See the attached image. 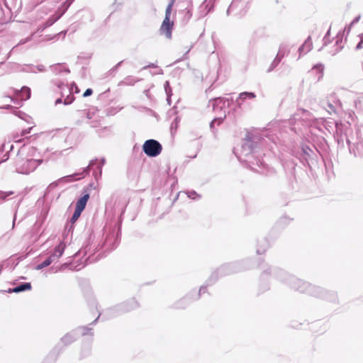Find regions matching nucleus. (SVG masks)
I'll list each match as a JSON object with an SVG mask.
<instances>
[{
  "mask_svg": "<svg viewBox=\"0 0 363 363\" xmlns=\"http://www.w3.org/2000/svg\"><path fill=\"white\" fill-rule=\"evenodd\" d=\"M337 143L339 145L340 144L343 145V138H342V136H340V138H337Z\"/></svg>",
  "mask_w": 363,
  "mask_h": 363,
  "instance_id": "45",
  "label": "nucleus"
},
{
  "mask_svg": "<svg viewBox=\"0 0 363 363\" xmlns=\"http://www.w3.org/2000/svg\"><path fill=\"white\" fill-rule=\"evenodd\" d=\"M100 130H104V131H106V130H107V128L105 127L104 129H101V130H97V132H98V133H99V135H101V133L99 132Z\"/></svg>",
  "mask_w": 363,
  "mask_h": 363,
  "instance_id": "52",
  "label": "nucleus"
},
{
  "mask_svg": "<svg viewBox=\"0 0 363 363\" xmlns=\"http://www.w3.org/2000/svg\"><path fill=\"white\" fill-rule=\"evenodd\" d=\"M164 88L165 93L167 94V101H169V98L172 96V88L170 87L169 82L168 81L165 82V83L164 84Z\"/></svg>",
  "mask_w": 363,
  "mask_h": 363,
  "instance_id": "29",
  "label": "nucleus"
},
{
  "mask_svg": "<svg viewBox=\"0 0 363 363\" xmlns=\"http://www.w3.org/2000/svg\"><path fill=\"white\" fill-rule=\"evenodd\" d=\"M139 306L138 301L133 298L126 302L123 303L121 305H118L108 311L110 313H115L116 311L118 312H128L131 310L137 308Z\"/></svg>",
  "mask_w": 363,
  "mask_h": 363,
  "instance_id": "9",
  "label": "nucleus"
},
{
  "mask_svg": "<svg viewBox=\"0 0 363 363\" xmlns=\"http://www.w3.org/2000/svg\"><path fill=\"white\" fill-rule=\"evenodd\" d=\"M86 118H87L88 119H91V116H90V113H86Z\"/></svg>",
  "mask_w": 363,
  "mask_h": 363,
  "instance_id": "54",
  "label": "nucleus"
},
{
  "mask_svg": "<svg viewBox=\"0 0 363 363\" xmlns=\"http://www.w3.org/2000/svg\"><path fill=\"white\" fill-rule=\"evenodd\" d=\"M15 219H16V218H14V219H13V223H15Z\"/></svg>",
  "mask_w": 363,
  "mask_h": 363,
  "instance_id": "61",
  "label": "nucleus"
},
{
  "mask_svg": "<svg viewBox=\"0 0 363 363\" xmlns=\"http://www.w3.org/2000/svg\"><path fill=\"white\" fill-rule=\"evenodd\" d=\"M13 194V191H0V199L5 200L7 196Z\"/></svg>",
  "mask_w": 363,
  "mask_h": 363,
  "instance_id": "32",
  "label": "nucleus"
},
{
  "mask_svg": "<svg viewBox=\"0 0 363 363\" xmlns=\"http://www.w3.org/2000/svg\"><path fill=\"white\" fill-rule=\"evenodd\" d=\"M16 93L20 94L25 100H27L30 97V89L26 86H23L20 91L16 90Z\"/></svg>",
  "mask_w": 363,
  "mask_h": 363,
  "instance_id": "21",
  "label": "nucleus"
},
{
  "mask_svg": "<svg viewBox=\"0 0 363 363\" xmlns=\"http://www.w3.org/2000/svg\"><path fill=\"white\" fill-rule=\"evenodd\" d=\"M284 52L282 51L281 48H280L275 57H279V61H281L282 60V58L284 57Z\"/></svg>",
  "mask_w": 363,
  "mask_h": 363,
  "instance_id": "35",
  "label": "nucleus"
},
{
  "mask_svg": "<svg viewBox=\"0 0 363 363\" xmlns=\"http://www.w3.org/2000/svg\"><path fill=\"white\" fill-rule=\"evenodd\" d=\"M173 25V21H171L167 18H164L160 29L161 34H164L169 39L171 38Z\"/></svg>",
  "mask_w": 363,
  "mask_h": 363,
  "instance_id": "11",
  "label": "nucleus"
},
{
  "mask_svg": "<svg viewBox=\"0 0 363 363\" xmlns=\"http://www.w3.org/2000/svg\"><path fill=\"white\" fill-rule=\"evenodd\" d=\"M270 273L278 280L288 284L292 289L302 293H308L311 296L327 298L333 301L336 300V294L334 292H328L326 290L308 282H305L294 276L288 274L285 271L273 268L269 269Z\"/></svg>",
  "mask_w": 363,
  "mask_h": 363,
  "instance_id": "1",
  "label": "nucleus"
},
{
  "mask_svg": "<svg viewBox=\"0 0 363 363\" xmlns=\"http://www.w3.org/2000/svg\"><path fill=\"white\" fill-rule=\"evenodd\" d=\"M255 94L253 92H242L239 95V99L241 100H246V99H252L255 98Z\"/></svg>",
  "mask_w": 363,
  "mask_h": 363,
  "instance_id": "23",
  "label": "nucleus"
},
{
  "mask_svg": "<svg viewBox=\"0 0 363 363\" xmlns=\"http://www.w3.org/2000/svg\"><path fill=\"white\" fill-rule=\"evenodd\" d=\"M118 243V233L116 232L115 230H113L106 235L104 246L106 250H112L117 247Z\"/></svg>",
  "mask_w": 363,
  "mask_h": 363,
  "instance_id": "10",
  "label": "nucleus"
},
{
  "mask_svg": "<svg viewBox=\"0 0 363 363\" xmlns=\"http://www.w3.org/2000/svg\"><path fill=\"white\" fill-rule=\"evenodd\" d=\"M235 264H228L219 267L216 271L212 273L208 278L207 281L208 284L214 283L218 279L219 276H224L237 272L238 270L235 269Z\"/></svg>",
  "mask_w": 363,
  "mask_h": 363,
  "instance_id": "7",
  "label": "nucleus"
},
{
  "mask_svg": "<svg viewBox=\"0 0 363 363\" xmlns=\"http://www.w3.org/2000/svg\"><path fill=\"white\" fill-rule=\"evenodd\" d=\"M186 298H184L181 300H179L178 302L176 303L175 308H184L185 305L184 304V302H186Z\"/></svg>",
  "mask_w": 363,
  "mask_h": 363,
  "instance_id": "34",
  "label": "nucleus"
},
{
  "mask_svg": "<svg viewBox=\"0 0 363 363\" xmlns=\"http://www.w3.org/2000/svg\"><path fill=\"white\" fill-rule=\"evenodd\" d=\"M54 72H61L62 66L61 65H55L52 67Z\"/></svg>",
  "mask_w": 363,
  "mask_h": 363,
  "instance_id": "39",
  "label": "nucleus"
},
{
  "mask_svg": "<svg viewBox=\"0 0 363 363\" xmlns=\"http://www.w3.org/2000/svg\"><path fill=\"white\" fill-rule=\"evenodd\" d=\"M359 17L357 18L354 20L353 23L357 22L359 21Z\"/></svg>",
  "mask_w": 363,
  "mask_h": 363,
  "instance_id": "57",
  "label": "nucleus"
},
{
  "mask_svg": "<svg viewBox=\"0 0 363 363\" xmlns=\"http://www.w3.org/2000/svg\"><path fill=\"white\" fill-rule=\"evenodd\" d=\"M97 259V258H94V255H91V256H89L86 259V264L88 263H91L94 261H96Z\"/></svg>",
  "mask_w": 363,
  "mask_h": 363,
  "instance_id": "38",
  "label": "nucleus"
},
{
  "mask_svg": "<svg viewBox=\"0 0 363 363\" xmlns=\"http://www.w3.org/2000/svg\"><path fill=\"white\" fill-rule=\"evenodd\" d=\"M155 67V65H154V64H150V65H147V66L144 67L143 68V69H147V67Z\"/></svg>",
  "mask_w": 363,
  "mask_h": 363,
  "instance_id": "47",
  "label": "nucleus"
},
{
  "mask_svg": "<svg viewBox=\"0 0 363 363\" xmlns=\"http://www.w3.org/2000/svg\"><path fill=\"white\" fill-rule=\"evenodd\" d=\"M101 315V313L98 315V317L95 319V320H94V322L92 323H95L96 322V320L99 318Z\"/></svg>",
  "mask_w": 363,
  "mask_h": 363,
  "instance_id": "53",
  "label": "nucleus"
},
{
  "mask_svg": "<svg viewBox=\"0 0 363 363\" xmlns=\"http://www.w3.org/2000/svg\"><path fill=\"white\" fill-rule=\"evenodd\" d=\"M34 33H33L30 36L28 37L26 39H23V40H21L20 42H19V44L20 45H23V44H25L27 42L30 41L32 38V37L33 36Z\"/></svg>",
  "mask_w": 363,
  "mask_h": 363,
  "instance_id": "37",
  "label": "nucleus"
},
{
  "mask_svg": "<svg viewBox=\"0 0 363 363\" xmlns=\"http://www.w3.org/2000/svg\"><path fill=\"white\" fill-rule=\"evenodd\" d=\"M182 14V23L186 24L191 18L192 16V12L191 9L190 7H186L184 10L180 11L179 12V15Z\"/></svg>",
  "mask_w": 363,
  "mask_h": 363,
  "instance_id": "19",
  "label": "nucleus"
},
{
  "mask_svg": "<svg viewBox=\"0 0 363 363\" xmlns=\"http://www.w3.org/2000/svg\"><path fill=\"white\" fill-rule=\"evenodd\" d=\"M139 81V79H136L133 76H128L119 83V85L132 86Z\"/></svg>",
  "mask_w": 363,
  "mask_h": 363,
  "instance_id": "20",
  "label": "nucleus"
},
{
  "mask_svg": "<svg viewBox=\"0 0 363 363\" xmlns=\"http://www.w3.org/2000/svg\"><path fill=\"white\" fill-rule=\"evenodd\" d=\"M72 86H74L75 89H77V86H76V84L74 83L72 84Z\"/></svg>",
  "mask_w": 363,
  "mask_h": 363,
  "instance_id": "58",
  "label": "nucleus"
},
{
  "mask_svg": "<svg viewBox=\"0 0 363 363\" xmlns=\"http://www.w3.org/2000/svg\"><path fill=\"white\" fill-rule=\"evenodd\" d=\"M74 99V96L72 94H69V96H67L66 97V99H65L63 103L65 105H69L73 102Z\"/></svg>",
  "mask_w": 363,
  "mask_h": 363,
  "instance_id": "33",
  "label": "nucleus"
},
{
  "mask_svg": "<svg viewBox=\"0 0 363 363\" xmlns=\"http://www.w3.org/2000/svg\"><path fill=\"white\" fill-rule=\"evenodd\" d=\"M64 71L66 72L67 73L69 72V69L68 68H64Z\"/></svg>",
  "mask_w": 363,
  "mask_h": 363,
  "instance_id": "55",
  "label": "nucleus"
},
{
  "mask_svg": "<svg viewBox=\"0 0 363 363\" xmlns=\"http://www.w3.org/2000/svg\"><path fill=\"white\" fill-rule=\"evenodd\" d=\"M362 43H363V33L359 35Z\"/></svg>",
  "mask_w": 363,
  "mask_h": 363,
  "instance_id": "56",
  "label": "nucleus"
},
{
  "mask_svg": "<svg viewBox=\"0 0 363 363\" xmlns=\"http://www.w3.org/2000/svg\"><path fill=\"white\" fill-rule=\"evenodd\" d=\"M143 150L147 156L157 157L161 153L162 147L158 141L150 139L145 142Z\"/></svg>",
  "mask_w": 363,
  "mask_h": 363,
  "instance_id": "6",
  "label": "nucleus"
},
{
  "mask_svg": "<svg viewBox=\"0 0 363 363\" xmlns=\"http://www.w3.org/2000/svg\"><path fill=\"white\" fill-rule=\"evenodd\" d=\"M329 33H330V30H328V31L327 32L326 35H325V36L324 37V38H323V40H324V45H326V36H327L328 35H329Z\"/></svg>",
  "mask_w": 363,
  "mask_h": 363,
  "instance_id": "48",
  "label": "nucleus"
},
{
  "mask_svg": "<svg viewBox=\"0 0 363 363\" xmlns=\"http://www.w3.org/2000/svg\"><path fill=\"white\" fill-rule=\"evenodd\" d=\"M174 2H175V0H170V1L168 4V5L166 8V10H165L164 18H167V19L170 20L172 9V6H174Z\"/></svg>",
  "mask_w": 363,
  "mask_h": 363,
  "instance_id": "24",
  "label": "nucleus"
},
{
  "mask_svg": "<svg viewBox=\"0 0 363 363\" xmlns=\"http://www.w3.org/2000/svg\"><path fill=\"white\" fill-rule=\"evenodd\" d=\"M323 69H324V66L323 64H318V65H315L313 66V67L311 69V70H310V73L311 74H313V73H317L318 74V77H317V81H319L323 76Z\"/></svg>",
  "mask_w": 363,
  "mask_h": 363,
  "instance_id": "18",
  "label": "nucleus"
},
{
  "mask_svg": "<svg viewBox=\"0 0 363 363\" xmlns=\"http://www.w3.org/2000/svg\"><path fill=\"white\" fill-rule=\"evenodd\" d=\"M91 330V328H88L86 327H80L76 330H73L67 333L64 337L61 338V342L64 345H68L73 342L79 337V334L82 335H85L88 333V330Z\"/></svg>",
  "mask_w": 363,
  "mask_h": 363,
  "instance_id": "8",
  "label": "nucleus"
},
{
  "mask_svg": "<svg viewBox=\"0 0 363 363\" xmlns=\"http://www.w3.org/2000/svg\"><path fill=\"white\" fill-rule=\"evenodd\" d=\"M261 242H262V246L261 247H258L257 248V253L258 255H261L263 252H264L266 249L268 247V242H267V241L266 240H264V239L262 240Z\"/></svg>",
  "mask_w": 363,
  "mask_h": 363,
  "instance_id": "25",
  "label": "nucleus"
},
{
  "mask_svg": "<svg viewBox=\"0 0 363 363\" xmlns=\"http://www.w3.org/2000/svg\"><path fill=\"white\" fill-rule=\"evenodd\" d=\"M82 211L75 208L74 212L70 219L72 223H75L77 219L79 218Z\"/></svg>",
  "mask_w": 363,
  "mask_h": 363,
  "instance_id": "30",
  "label": "nucleus"
},
{
  "mask_svg": "<svg viewBox=\"0 0 363 363\" xmlns=\"http://www.w3.org/2000/svg\"><path fill=\"white\" fill-rule=\"evenodd\" d=\"M66 245L63 241H61L54 250V252L50 255L49 259L52 262H56L62 255L65 249Z\"/></svg>",
  "mask_w": 363,
  "mask_h": 363,
  "instance_id": "13",
  "label": "nucleus"
},
{
  "mask_svg": "<svg viewBox=\"0 0 363 363\" xmlns=\"http://www.w3.org/2000/svg\"><path fill=\"white\" fill-rule=\"evenodd\" d=\"M362 44L363 43H362V40H360V42L356 46V50L361 49L362 48Z\"/></svg>",
  "mask_w": 363,
  "mask_h": 363,
  "instance_id": "43",
  "label": "nucleus"
},
{
  "mask_svg": "<svg viewBox=\"0 0 363 363\" xmlns=\"http://www.w3.org/2000/svg\"><path fill=\"white\" fill-rule=\"evenodd\" d=\"M31 289V284L29 282H23L20 284L19 285L15 286L13 289H10L9 290V292H13V293H19L22 291H25L27 290H30Z\"/></svg>",
  "mask_w": 363,
  "mask_h": 363,
  "instance_id": "16",
  "label": "nucleus"
},
{
  "mask_svg": "<svg viewBox=\"0 0 363 363\" xmlns=\"http://www.w3.org/2000/svg\"><path fill=\"white\" fill-rule=\"evenodd\" d=\"M31 129H32V128H29L28 129L23 130H22V135H26L28 134L30 132Z\"/></svg>",
  "mask_w": 363,
  "mask_h": 363,
  "instance_id": "40",
  "label": "nucleus"
},
{
  "mask_svg": "<svg viewBox=\"0 0 363 363\" xmlns=\"http://www.w3.org/2000/svg\"><path fill=\"white\" fill-rule=\"evenodd\" d=\"M105 163V159L102 158L100 162L98 161V160H93L90 162L89 166L85 168L82 172L80 173H74L71 175L65 176L62 178H60L58 181L54 182L52 184H50L49 187L54 188L56 187L58 184V182H71L74 180H78L80 178H84L86 174H88L89 170L90 168L94 167V165H97L96 168L99 169V174H101L102 171V167Z\"/></svg>",
  "mask_w": 363,
  "mask_h": 363,
  "instance_id": "3",
  "label": "nucleus"
},
{
  "mask_svg": "<svg viewBox=\"0 0 363 363\" xmlns=\"http://www.w3.org/2000/svg\"><path fill=\"white\" fill-rule=\"evenodd\" d=\"M187 196L191 199H199L201 198V196L199 195L195 191H189L186 193Z\"/></svg>",
  "mask_w": 363,
  "mask_h": 363,
  "instance_id": "31",
  "label": "nucleus"
},
{
  "mask_svg": "<svg viewBox=\"0 0 363 363\" xmlns=\"http://www.w3.org/2000/svg\"><path fill=\"white\" fill-rule=\"evenodd\" d=\"M249 9L248 0H233L229 6L227 13H234L235 16H244Z\"/></svg>",
  "mask_w": 363,
  "mask_h": 363,
  "instance_id": "5",
  "label": "nucleus"
},
{
  "mask_svg": "<svg viewBox=\"0 0 363 363\" xmlns=\"http://www.w3.org/2000/svg\"><path fill=\"white\" fill-rule=\"evenodd\" d=\"M52 262V260H50V259H49V257H48L45 260H44L42 263L38 264L35 269L36 270H40L48 266H49L50 264H51Z\"/></svg>",
  "mask_w": 363,
  "mask_h": 363,
  "instance_id": "28",
  "label": "nucleus"
},
{
  "mask_svg": "<svg viewBox=\"0 0 363 363\" xmlns=\"http://www.w3.org/2000/svg\"><path fill=\"white\" fill-rule=\"evenodd\" d=\"M90 125L92 128H96V127H98V123L96 122H91Z\"/></svg>",
  "mask_w": 363,
  "mask_h": 363,
  "instance_id": "46",
  "label": "nucleus"
},
{
  "mask_svg": "<svg viewBox=\"0 0 363 363\" xmlns=\"http://www.w3.org/2000/svg\"><path fill=\"white\" fill-rule=\"evenodd\" d=\"M347 143L348 145L350 143L349 140H347Z\"/></svg>",
  "mask_w": 363,
  "mask_h": 363,
  "instance_id": "59",
  "label": "nucleus"
},
{
  "mask_svg": "<svg viewBox=\"0 0 363 363\" xmlns=\"http://www.w3.org/2000/svg\"><path fill=\"white\" fill-rule=\"evenodd\" d=\"M225 118V113L224 112L223 116H220V117H218V118H214V119L211 121V124H210V128H211V129L213 130V128H214V125H215V124H216V123H217V125H220V124L223 122V119H224Z\"/></svg>",
  "mask_w": 363,
  "mask_h": 363,
  "instance_id": "26",
  "label": "nucleus"
},
{
  "mask_svg": "<svg viewBox=\"0 0 363 363\" xmlns=\"http://www.w3.org/2000/svg\"><path fill=\"white\" fill-rule=\"evenodd\" d=\"M321 106L323 108L327 109L328 112L329 113H335L336 109L334 105H333L331 103L327 101H321Z\"/></svg>",
  "mask_w": 363,
  "mask_h": 363,
  "instance_id": "22",
  "label": "nucleus"
},
{
  "mask_svg": "<svg viewBox=\"0 0 363 363\" xmlns=\"http://www.w3.org/2000/svg\"><path fill=\"white\" fill-rule=\"evenodd\" d=\"M254 148V142L252 140L249 135H247L243 140L241 147L240 148L234 149V153L239 160L247 163L248 165L256 172H259L253 166L257 164L258 167H260L264 166V162L259 160L255 159L254 160H251Z\"/></svg>",
  "mask_w": 363,
  "mask_h": 363,
  "instance_id": "2",
  "label": "nucleus"
},
{
  "mask_svg": "<svg viewBox=\"0 0 363 363\" xmlns=\"http://www.w3.org/2000/svg\"><path fill=\"white\" fill-rule=\"evenodd\" d=\"M267 273V272H264L263 274H262V277L264 276V274Z\"/></svg>",
  "mask_w": 363,
  "mask_h": 363,
  "instance_id": "60",
  "label": "nucleus"
},
{
  "mask_svg": "<svg viewBox=\"0 0 363 363\" xmlns=\"http://www.w3.org/2000/svg\"><path fill=\"white\" fill-rule=\"evenodd\" d=\"M3 108H5V109H10L12 108V106L11 105H6L2 107Z\"/></svg>",
  "mask_w": 363,
  "mask_h": 363,
  "instance_id": "49",
  "label": "nucleus"
},
{
  "mask_svg": "<svg viewBox=\"0 0 363 363\" xmlns=\"http://www.w3.org/2000/svg\"><path fill=\"white\" fill-rule=\"evenodd\" d=\"M342 48V46L340 45L337 48H336L335 51L332 53L333 55H335L336 53H337Z\"/></svg>",
  "mask_w": 363,
  "mask_h": 363,
  "instance_id": "44",
  "label": "nucleus"
},
{
  "mask_svg": "<svg viewBox=\"0 0 363 363\" xmlns=\"http://www.w3.org/2000/svg\"><path fill=\"white\" fill-rule=\"evenodd\" d=\"M313 47L311 38L308 36L306 40L304 41L303 44L298 48L299 57L308 53Z\"/></svg>",
  "mask_w": 363,
  "mask_h": 363,
  "instance_id": "14",
  "label": "nucleus"
},
{
  "mask_svg": "<svg viewBox=\"0 0 363 363\" xmlns=\"http://www.w3.org/2000/svg\"><path fill=\"white\" fill-rule=\"evenodd\" d=\"M93 90L90 88L87 89L83 94L84 97L89 96L92 94Z\"/></svg>",
  "mask_w": 363,
  "mask_h": 363,
  "instance_id": "36",
  "label": "nucleus"
},
{
  "mask_svg": "<svg viewBox=\"0 0 363 363\" xmlns=\"http://www.w3.org/2000/svg\"><path fill=\"white\" fill-rule=\"evenodd\" d=\"M43 162L41 159L17 158L16 161V170L17 172L28 174L33 172L38 166Z\"/></svg>",
  "mask_w": 363,
  "mask_h": 363,
  "instance_id": "4",
  "label": "nucleus"
},
{
  "mask_svg": "<svg viewBox=\"0 0 363 363\" xmlns=\"http://www.w3.org/2000/svg\"><path fill=\"white\" fill-rule=\"evenodd\" d=\"M89 199V194L86 192L76 203L75 208L84 211L86 207V203Z\"/></svg>",
  "mask_w": 363,
  "mask_h": 363,
  "instance_id": "15",
  "label": "nucleus"
},
{
  "mask_svg": "<svg viewBox=\"0 0 363 363\" xmlns=\"http://www.w3.org/2000/svg\"><path fill=\"white\" fill-rule=\"evenodd\" d=\"M62 103V99H57L56 101H55V104H61Z\"/></svg>",
  "mask_w": 363,
  "mask_h": 363,
  "instance_id": "51",
  "label": "nucleus"
},
{
  "mask_svg": "<svg viewBox=\"0 0 363 363\" xmlns=\"http://www.w3.org/2000/svg\"><path fill=\"white\" fill-rule=\"evenodd\" d=\"M206 289V286H201L199 289V294H201V293H205Z\"/></svg>",
  "mask_w": 363,
  "mask_h": 363,
  "instance_id": "42",
  "label": "nucleus"
},
{
  "mask_svg": "<svg viewBox=\"0 0 363 363\" xmlns=\"http://www.w3.org/2000/svg\"><path fill=\"white\" fill-rule=\"evenodd\" d=\"M281 61H279V57H275L271 65H269V68L267 69V72L269 73L272 72L280 63Z\"/></svg>",
  "mask_w": 363,
  "mask_h": 363,
  "instance_id": "27",
  "label": "nucleus"
},
{
  "mask_svg": "<svg viewBox=\"0 0 363 363\" xmlns=\"http://www.w3.org/2000/svg\"><path fill=\"white\" fill-rule=\"evenodd\" d=\"M74 0H66L63 4H62V8H63V11L62 12V13L57 16L55 20H48L46 23V26H51L55 21H57L58 18H60V16L68 9V8L70 6V5L73 3Z\"/></svg>",
  "mask_w": 363,
  "mask_h": 363,
  "instance_id": "17",
  "label": "nucleus"
},
{
  "mask_svg": "<svg viewBox=\"0 0 363 363\" xmlns=\"http://www.w3.org/2000/svg\"><path fill=\"white\" fill-rule=\"evenodd\" d=\"M36 68L39 72H43L45 70V67L43 65H38Z\"/></svg>",
  "mask_w": 363,
  "mask_h": 363,
  "instance_id": "41",
  "label": "nucleus"
},
{
  "mask_svg": "<svg viewBox=\"0 0 363 363\" xmlns=\"http://www.w3.org/2000/svg\"><path fill=\"white\" fill-rule=\"evenodd\" d=\"M229 105L230 100L221 97L214 99L209 101V106H212L213 109L214 111H216L218 108H220L221 110L223 108L228 106Z\"/></svg>",
  "mask_w": 363,
  "mask_h": 363,
  "instance_id": "12",
  "label": "nucleus"
},
{
  "mask_svg": "<svg viewBox=\"0 0 363 363\" xmlns=\"http://www.w3.org/2000/svg\"><path fill=\"white\" fill-rule=\"evenodd\" d=\"M123 62V61H121L119 62L115 67H114V69H116L121 65V63Z\"/></svg>",
  "mask_w": 363,
  "mask_h": 363,
  "instance_id": "50",
  "label": "nucleus"
}]
</instances>
